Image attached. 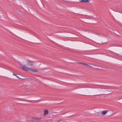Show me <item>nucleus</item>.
Listing matches in <instances>:
<instances>
[{
  "instance_id": "nucleus-10",
  "label": "nucleus",
  "mask_w": 122,
  "mask_h": 122,
  "mask_svg": "<svg viewBox=\"0 0 122 122\" xmlns=\"http://www.w3.org/2000/svg\"><path fill=\"white\" fill-rule=\"evenodd\" d=\"M90 0H86V3H88L90 2Z\"/></svg>"
},
{
  "instance_id": "nucleus-6",
  "label": "nucleus",
  "mask_w": 122,
  "mask_h": 122,
  "mask_svg": "<svg viewBox=\"0 0 122 122\" xmlns=\"http://www.w3.org/2000/svg\"><path fill=\"white\" fill-rule=\"evenodd\" d=\"M31 70L33 72H38L39 71L38 70H36L34 68L31 69Z\"/></svg>"
},
{
  "instance_id": "nucleus-9",
  "label": "nucleus",
  "mask_w": 122,
  "mask_h": 122,
  "mask_svg": "<svg viewBox=\"0 0 122 122\" xmlns=\"http://www.w3.org/2000/svg\"><path fill=\"white\" fill-rule=\"evenodd\" d=\"M23 86L25 88H26L28 86L26 85H23Z\"/></svg>"
},
{
  "instance_id": "nucleus-3",
  "label": "nucleus",
  "mask_w": 122,
  "mask_h": 122,
  "mask_svg": "<svg viewBox=\"0 0 122 122\" xmlns=\"http://www.w3.org/2000/svg\"><path fill=\"white\" fill-rule=\"evenodd\" d=\"M41 117H32V119L30 121L31 122H34V120H40L41 119Z\"/></svg>"
},
{
  "instance_id": "nucleus-4",
  "label": "nucleus",
  "mask_w": 122,
  "mask_h": 122,
  "mask_svg": "<svg viewBox=\"0 0 122 122\" xmlns=\"http://www.w3.org/2000/svg\"><path fill=\"white\" fill-rule=\"evenodd\" d=\"M108 111L106 110L102 111L101 113L102 114V115H104L106 114L108 112Z\"/></svg>"
},
{
  "instance_id": "nucleus-1",
  "label": "nucleus",
  "mask_w": 122,
  "mask_h": 122,
  "mask_svg": "<svg viewBox=\"0 0 122 122\" xmlns=\"http://www.w3.org/2000/svg\"><path fill=\"white\" fill-rule=\"evenodd\" d=\"M34 62L33 61L28 60L27 61V63L28 66H32L34 64Z\"/></svg>"
},
{
  "instance_id": "nucleus-7",
  "label": "nucleus",
  "mask_w": 122,
  "mask_h": 122,
  "mask_svg": "<svg viewBox=\"0 0 122 122\" xmlns=\"http://www.w3.org/2000/svg\"><path fill=\"white\" fill-rule=\"evenodd\" d=\"M80 63V64H83L86 66H89L87 64H85V63Z\"/></svg>"
},
{
  "instance_id": "nucleus-11",
  "label": "nucleus",
  "mask_w": 122,
  "mask_h": 122,
  "mask_svg": "<svg viewBox=\"0 0 122 122\" xmlns=\"http://www.w3.org/2000/svg\"><path fill=\"white\" fill-rule=\"evenodd\" d=\"M86 0H81V2H86Z\"/></svg>"
},
{
  "instance_id": "nucleus-5",
  "label": "nucleus",
  "mask_w": 122,
  "mask_h": 122,
  "mask_svg": "<svg viewBox=\"0 0 122 122\" xmlns=\"http://www.w3.org/2000/svg\"><path fill=\"white\" fill-rule=\"evenodd\" d=\"M48 111L47 110H45L44 111V115H45L46 114H48Z\"/></svg>"
},
{
  "instance_id": "nucleus-2",
  "label": "nucleus",
  "mask_w": 122,
  "mask_h": 122,
  "mask_svg": "<svg viewBox=\"0 0 122 122\" xmlns=\"http://www.w3.org/2000/svg\"><path fill=\"white\" fill-rule=\"evenodd\" d=\"M22 69L24 70L28 71L30 70H31V68L27 67L25 66H23L22 67Z\"/></svg>"
},
{
  "instance_id": "nucleus-8",
  "label": "nucleus",
  "mask_w": 122,
  "mask_h": 122,
  "mask_svg": "<svg viewBox=\"0 0 122 122\" xmlns=\"http://www.w3.org/2000/svg\"><path fill=\"white\" fill-rule=\"evenodd\" d=\"M13 75L14 76H16V77L19 79H21V78H20L18 76H17L14 73H13Z\"/></svg>"
}]
</instances>
